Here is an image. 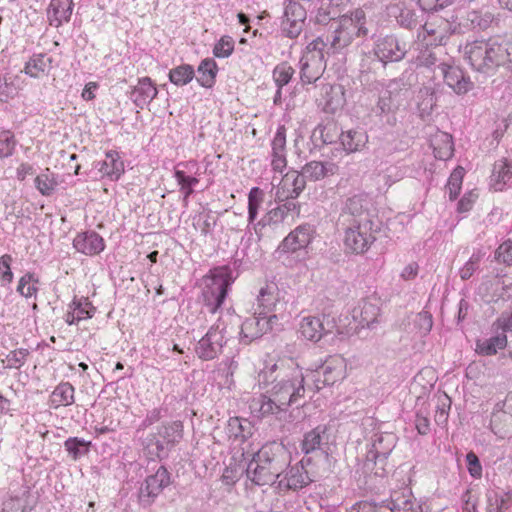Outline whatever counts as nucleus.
Listing matches in <instances>:
<instances>
[{
  "label": "nucleus",
  "instance_id": "nucleus-1",
  "mask_svg": "<svg viewBox=\"0 0 512 512\" xmlns=\"http://www.w3.org/2000/svg\"><path fill=\"white\" fill-rule=\"evenodd\" d=\"M260 388L271 386L265 394L252 399L250 409L261 417L282 419L291 405H299L305 395V377L291 359L266 363L257 377Z\"/></svg>",
  "mask_w": 512,
  "mask_h": 512
},
{
  "label": "nucleus",
  "instance_id": "nucleus-2",
  "mask_svg": "<svg viewBox=\"0 0 512 512\" xmlns=\"http://www.w3.org/2000/svg\"><path fill=\"white\" fill-rule=\"evenodd\" d=\"M233 281L232 271L226 266L211 270L203 279L204 305L210 313H219V316L195 346V352L201 360L217 358L238 324V317L230 309H221Z\"/></svg>",
  "mask_w": 512,
  "mask_h": 512
},
{
  "label": "nucleus",
  "instance_id": "nucleus-3",
  "mask_svg": "<svg viewBox=\"0 0 512 512\" xmlns=\"http://www.w3.org/2000/svg\"><path fill=\"white\" fill-rule=\"evenodd\" d=\"M464 60L477 72L489 74L512 64V42L497 38L468 40L459 46Z\"/></svg>",
  "mask_w": 512,
  "mask_h": 512
},
{
  "label": "nucleus",
  "instance_id": "nucleus-4",
  "mask_svg": "<svg viewBox=\"0 0 512 512\" xmlns=\"http://www.w3.org/2000/svg\"><path fill=\"white\" fill-rule=\"evenodd\" d=\"M290 453L281 443L265 444L254 454L246 468L247 478L256 485H276L282 472L289 467Z\"/></svg>",
  "mask_w": 512,
  "mask_h": 512
},
{
  "label": "nucleus",
  "instance_id": "nucleus-5",
  "mask_svg": "<svg viewBox=\"0 0 512 512\" xmlns=\"http://www.w3.org/2000/svg\"><path fill=\"white\" fill-rule=\"evenodd\" d=\"M369 35L368 19L362 9H355L334 19L326 36V46L333 53H340L354 41Z\"/></svg>",
  "mask_w": 512,
  "mask_h": 512
},
{
  "label": "nucleus",
  "instance_id": "nucleus-6",
  "mask_svg": "<svg viewBox=\"0 0 512 512\" xmlns=\"http://www.w3.org/2000/svg\"><path fill=\"white\" fill-rule=\"evenodd\" d=\"M447 24L436 26L434 23H425L422 31L418 34L421 43L417 44L419 50L414 62L421 67H435L438 69L440 62L447 61L443 56L446 55L442 45L447 40Z\"/></svg>",
  "mask_w": 512,
  "mask_h": 512
},
{
  "label": "nucleus",
  "instance_id": "nucleus-7",
  "mask_svg": "<svg viewBox=\"0 0 512 512\" xmlns=\"http://www.w3.org/2000/svg\"><path fill=\"white\" fill-rule=\"evenodd\" d=\"M325 41L318 37L307 44L299 60L300 79L303 84L315 83L326 68Z\"/></svg>",
  "mask_w": 512,
  "mask_h": 512
},
{
  "label": "nucleus",
  "instance_id": "nucleus-8",
  "mask_svg": "<svg viewBox=\"0 0 512 512\" xmlns=\"http://www.w3.org/2000/svg\"><path fill=\"white\" fill-rule=\"evenodd\" d=\"M397 437L390 432H376L372 435L366 453L365 467L376 476L386 472L387 458L396 445Z\"/></svg>",
  "mask_w": 512,
  "mask_h": 512
},
{
  "label": "nucleus",
  "instance_id": "nucleus-9",
  "mask_svg": "<svg viewBox=\"0 0 512 512\" xmlns=\"http://www.w3.org/2000/svg\"><path fill=\"white\" fill-rule=\"evenodd\" d=\"M374 216L373 199L366 193H358L344 200L339 220L341 224H373Z\"/></svg>",
  "mask_w": 512,
  "mask_h": 512
},
{
  "label": "nucleus",
  "instance_id": "nucleus-10",
  "mask_svg": "<svg viewBox=\"0 0 512 512\" xmlns=\"http://www.w3.org/2000/svg\"><path fill=\"white\" fill-rule=\"evenodd\" d=\"M183 437V425L180 421L163 424L157 435L148 439L147 449L152 457H165L168 451Z\"/></svg>",
  "mask_w": 512,
  "mask_h": 512
},
{
  "label": "nucleus",
  "instance_id": "nucleus-11",
  "mask_svg": "<svg viewBox=\"0 0 512 512\" xmlns=\"http://www.w3.org/2000/svg\"><path fill=\"white\" fill-rule=\"evenodd\" d=\"M344 226V245L347 250L362 254L366 252L374 243L377 230L376 224L345 223Z\"/></svg>",
  "mask_w": 512,
  "mask_h": 512
},
{
  "label": "nucleus",
  "instance_id": "nucleus-12",
  "mask_svg": "<svg viewBox=\"0 0 512 512\" xmlns=\"http://www.w3.org/2000/svg\"><path fill=\"white\" fill-rule=\"evenodd\" d=\"M309 0H285L283 15L281 17V31L290 38H297L303 31L307 18L304 2Z\"/></svg>",
  "mask_w": 512,
  "mask_h": 512
},
{
  "label": "nucleus",
  "instance_id": "nucleus-13",
  "mask_svg": "<svg viewBox=\"0 0 512 512\" xmlns=\"http://www.w3.org/2000/svg\"><path fill=\"white\" fill-rule=\"evenodd\" d=\"M315 387L321 389L322 385H333L346 377V361L340 355L328 357L325 362L313 373Z\"/></svg>",
  "mask_w": 512,
  "mask_h": 512
},
{
  "label": "nucleus",
  "instance_id": "nucleus-14",
  "mask_svg": "<svg viewBox=\"0 0 512 512\" xmlns=\"http://www.w3.org/2000/svg\"><path fill=\"white\" fill-rule=\"evenodd\" d=\"M334 321L323 316H304L298 325V333L306 340L318 342L324 335L332 333Z\"/></svg>",
  "mask_w": 512,
  "mask_h": 512
},
{
  "label": "nucleus",
  "instance_id": "nucleus-15",
  "mask_svg": "<svg viewBox=\"0 0 512 512\" xmlns=\"http://www.w3.org/2000/svg\"><path fill=\"white\" fill-rule=\"evenodd\" d=\"M170 484V474L164 466L158 467L156 472L149 475L142 483L139 491L140 502L148 506Z\"/></svg>",
  "mask_w": 512,
  "mask_h": 512
},
{
  "label": "nucleus",
  "instance_id": "nucleus-16",
  "mask_svg": "<svg viewBox=\"0 0 512 512\" xmlns=\"http://www.w3.org/2000/svg\"><path fill=\"white\" fill-rule=\"evenodd\" d=\"M277 320L276 315L255 314L247 318L241 325L240 342L242 344H250L252 341L262 337L265 333L271 330V324Z\"/></svg>",
  "mask_w": 512,
  "mask_h": 512
},
{
  "label": "nucleus",
  "instance_id": "nucleus-17",
  "mask_svg": "<svg viewBox=\"0 0 512 512\" xmlns=\"http://www.w3.org/2000/svg\"><path fill=\"white\" fill-rule=\"evenodd\" d=\"M407 52V44L399 41L395 36L380 38L375 42L374 46L375 56L384 64L402 60Z\"/></svg>",
  "mask_w": 512,
  "mask_h": 512
},
{
  "label": "nucleus",
  "instance_id": "nucleus-18",
  "mask_svg": "<svg viewBox=\"0 0 512 512\" xmlns=\"http://www.w3.org/2000/svg\"><path fill=\"white\" fill-rule=\"evenodd\" d=\"M445 83L457 94H465L470 91L473 87V83L470 78L465 75L462 69L454 66L451 63V59L447 58V61L440 62L438 65Z\"/></svg>",
  "mask_w": 512,
  "mask_h": 512
},
{
  "label": "nucleus",
  "instance_id": "nucleus-19",
  "mask_svg": "<svg viewBox=\"0 0 512 512\" xmlns=\"http://www.w3.org/2000/svg\"><path fill=\"white\" fill-rule=\"evenodd\" d=\"M311 482L307 471L302 464H296L282 472L281 477L276 481V489L279 492L288 490H298L307 486Z\"/></svg>",
  "mask_w": 512,
  "mask_h": 512
},
{
  "label": "nucleus",
  "instance_id": "nucleus-20",
  "mask_svg": "<svg viewBox=\"0 0 512 512\" xmlns=\"http://www.w3.org/2000/svg\"><path fill=\"white\" fill-rule=\"evenodd\" d=\"M306 182L304 176L298 171H288L280 180L276 191V198L279 201L296 199L304 190Z\"/></svg>",
  "mask_w": 512,
  "mask_h": 512
},
{
  "label": "nucleus",
  "instance_id": "nucleus-21",
  "mask_svg": "<svg viewBox=\"0 0 512 512\" xmlns=\"http://www.w3.org/2000/svg\"><path fill=\"white\" fill-rule=\"evenodd\" d=\"M400 96L399 82L396 80L390 81L378 98L375 106L376 115L383 116L395 113L401 105Z\"/></svg>",
  "mask_w": 512,
  "mask_h": 512
},
{
  "label": "nucleus",
  "instance_id": "nucleus-22",
  "mask_svg": "<svg viewBox=\"0 0 512 512\" xmlns=\"http://www.w3.org/2000/svg\"><path fill=\"white\" fill-rule=\"evenodd\" d=\"M313 234L314 229L311 225H300L284 238L280 248L284 252H296L304 249L310 244Z\"/></svg>",
  "mask_w": 512,
  "mask_h": 512
},
{
  "label": "nucleus",
  "instance_id": "nucleus-23",
  "mask_svg": "<svg viewBox=\"0 0 512 512\" xmlns=\"http://www.w3.org/2000/svg\"><path fill=\"white\" fill-rule=\"evenodd\" d=\"M271 166L275 172L283 173L287 167L286 159V128H277L271 141Z\"/></svg>",
  "mask_w": 512,
  "mask_h": 512
},
{
  "label": "nucleus",
  "instance_id": "nucleus-24",
  "mask_svg": "<svg viewBox=\"0 0 512 512\" xmlns=\"http://www.w3.org/2000/svg\"><path fill=\"white\" fill-rule=\"evenodd\" d=\"M95 168L103 177L111 181H118L125 171L124 162L119 153L114 150L106 152L105 158L95 163Z\"/></svg>",
  "mask_w": 512,
  "mask_h": 512
},
{
  "label": "nucleus",
  "instance_id": "nucleus-25",
  "mask_svg": "<svg viewBox=\"0 0 512 512\" xmlns=\"http://www.w3.org/2000/svg\"><path fill=\"white\" fill-rule=\"evenodd\" d=\"M278 303V287L275 283H266L260 288L256 298L255 314L270 317Z\"/></svg>",
  "mask_w": 512,
  "mask_h": 512
},
{
  "label": "nucleus",
  "instance_id": "nucleus-26",
  "mask_svg": "<svg viewBox=\"0 0 512 512\" xmlns=\"http://www.w3.org/2000/svg\"><path fill=\"white\" fill-rule=\"evenodd\" d=\"M74 248L85 255L93 256L101 253L105 248L103 238L94 231L77 234L73 240Z\"/></svg>",
  "mask_w": 512,
  "mask_h": 512
},
{
  "label": "nucleus",
  "instance_id": "nucleus-27",
  "mask_svg": "<svg viewBox=\"0 0 512 512\" xmlns=\"http://www.w3.org/2000/svg\"><path fill=\"white\" fill-rule=\"evenodd\" d=\"M158 90L149 77H142L133 87L130 99L140 109H144L153 99L156 98Z\"/></svg>",
  "mask_w": 512,
  "mask_h": 512
},
{
  "label": "nucleus",
  "instance_id": "nucleus-28",
  "mask_svg": "<svg viewBox=\"0 0 512 512\" xmlns=\"http://www.w3.org/2000/svg\"><path fill=\"white\" fill-rule=\"evenodd\" d=\"M72 11V0H51L47 9L49 24L54 27H60L62 24L69 22Z\"/></svg>",
  "mask_w": 512,
  "mask_h": 512
},
{
  "label": "nucleus",
  "instance_id": "nucleus-29",
  "mask_svg": "<svg viewBox=\"0 0 512 512\" xmlns=\"http://www.w3.org/2000/svg\"><path fill=\"white\" fill-rule=\"evenodd\" d=\"M503 406L502 402L495 405L490 420L492 432L500 438L512 435V414L505 412Z\"/></svg>",
  "mask_w": 512,
  "mask_h": 512
},
{
  "label": "nucleus",
  "instance_id": "nucleus-30",
  "mask_svg": "<svg viewBox=\"0 0 512 512\" xmlns=\"http://www.w3.org/2000/svg\"><path fill=\"white\" fill-rule=\"evenodd\" d=\"M360 303L359 307L354 310L353 317L358 319L361 327L372 328V325L377 322L379 316V300L377 298H368Z\"/></svg>",
  "mask_w": 512,
  "mask_h": 512
},
{
  "label": "nucleus",
  "instance_id": "nucleus-31",
  "mask_svg": "<svg viewBox=\"0 0 512 512\" xmlns=\"http://www.w3.org/2000/svg\"><path fill=\"white\" fill-rule=\"evenodd\" d=\"M512 184V165L507 159L494 163L490 185L495 191H502Z\"/></svg>",
  "mask_w": 512,
  "mask_h": 512
},
{
  "label": "nucleus",
  "instance_id": "nucleus-32",
  "mask_svg": "<svg viewBox=\"0 0 512 512\" xmlns=\"http://www.w3.org/2000/svg\"><path fill=\"white\" fill-rule=\"evenodd\" d=\"M199 165L195 160L180 162L175 166L174 177L180 187L196 186L199 183Z\"/></svg>",
  "mask_w": 512,
  "mask_h": 512
},
{
  "label": "nucleus",
  "instance_id": "nucleus-33",
  "mask_svg": "<svg viewBox=\"0 0 512 512\" xmlns=\"http://www.w3.org/2000/svg\"><path fill=\"white\" fill-rule=\"evenodd\" d=\"M75 402V388L69 382L59 383L51 395L49 396L48 404L52 409L60 407H67Z\"/></svg>",
  "mask_w": 512,
  "mask_h": 512
},
{
  "label": "nucleus",
  "instance_id": "nucleus-34",
  "mask_svg": "<svg viewBox=\"0 0 512 512\" xmlns=\"http://www.w3.org/2000/svg\"><path fill=\"white\" fill-rule=\"evenodd\" d=\"M53 59L44 53L32 55L25 63L23 72L31 78L47 75L52 68Z\"/></svg>",
  "mask_w": 512,
  "mask_h": 512
},
{
  "label": "nucleus",
  "instance_id": "nucleus-35",
  "mask_svg": "<svg viewBox=\"0 0 512 512\" xmlns=\"http://www.w3.org/2000/svg\"><path fill=\"white\" fill-rule=\"evenodd\" d=\"M506 331L497 333L489 338L479 339L476 341L475 351L482 356L495 355L499 350L504 349L507 346Z\"/></svg>",
  "mask_w": 512,
  "mask_h": 512
},
{
  "label": "nucleus",
  "instance_id": "nucleus-36",
  "mask_svg": "<svg viewBox=\"0 0 512 512\" xmlns=\"http://www.w3.org/2000/svg\"><path fill=\"white\" fill-rule=\"evenodd\" d=\"M493 19L494 16L489 11L472 10L466 13L460 25L467 29L484 31L490 27Z\"/></svg>",
  "mask_w": 512,
  "mask_h": 512
},
{
  "label": "nucleus",
  "instance_id": "nucleus-37",
  "mask_svg": "<svg viewBox=\"0 0 512 512\" xmlns=\"http://www.w3.org/2000/svg\"><path fill=\"white\" fill-rule=\"evenodd\" d=\"M337 171L336 164L332 162L311 161L303 168L301 175L312 181H317L327 175H333Z\"/></svg>",
  "mask_w": 512,
  "mask_h": 512
},
{
  "label": "nucleus",
  "instance_id": "nucleus-38",
  "mask_svg": "<svg viewBox=\"0 0 512 512\" xmlns=\"http://www.w3.org/2000/svg\"><path fill=\"white\" fill-rule=\"evenodd\" d=\"M434 155L439 160H448L453 155V142L452 137L445 132H437L432 141Z\"/></svg>",
  "mask_w": 512,
  "mask_h": 512
},
{
  "label": "nucleus",
  "instance_id": "nucleus-39",
  "mask_svg": "<svg viewBox=\"0 0 512 512\" xmlns=\"http://www.w3.org/2000/svg\"><path fill=\"white\" fill-rule=\"evenodd\" d=\"M341 144L348 153L359 151L368 141V136L363 130H348L340 136Z\"/></svg>",
  "mask_w": 512,
  "mask_h": 512
},
{
  "label": "nucleus",
  "instance_id": "nucleus-40",
  "mask_svg": "<svg viewBox=\"0 0 512 512\" xmlns=\"http://www.w3.org/2000/svg\"><path fill=\"white\" fill-rule=\"evenodd\" d=\"M413 503V494L411 489L403 488L399 491H394L391 494L389 502V509L391 512H411Z\"/></svg>",
  "mask_w": 512,
  "mask_h": 512
},
{
  "label": "nucleus",
  "instance_id": "nucleus-41",
  "mask_svg": "<svg viewBox=\"0 0 512 512\" xmlns=\"http://www.w3.org/2000/svg\"><path fill=\"white\" fill-rule=\"evenodd\" d=\"M34 184L41 195L51 196L58 186V177L46 168L36 176Z\"/></svg>",
  "mask_w": 512,
  "mask_h": 512
},
{
  "label": "nucleus",
  "instance_id": "nucleus-42",
  "mask_svg": "<svg viewBox=\"0 0 512 512\" xmlns=\"http://www.w3.org/2000/svg\"><path fill=\"white\" fill-rule=\"evenodd\" d=\"M216 74V62L211 58L204 59L198 67L197 81L202 87H212L215 82Z\"/></svg>",
  "mask_w": 512,
  "mask_h": 512
},
{
  "label": "nucleus",
  "instance_id": "nucleus-43",
  "mask_svg": "<svg viewBox=\"0 0 512 512\" xmlns=\"http://www.w3.org/2000/svg\"><path fill=\"white\" fill-rule=\"evenodd\" d=\"M325 432L326 427L319 425L316 428L309 431L308 433H306L304 435V439L301 445L302 451L305 454H309L313 451L320 449L322 444V438Z\"/></svg>",
  "mask_w": 512,
  "mask_h": 512
},
{
  "label": "nucleus",
  "instance_id": "nucleus-44",
  "mask_svg": "<svg viewBox=\"0 0 512 512\" xmlns=\"http://www.w3.org/2000/svg\"><path fill=\"white\" fill-rule=\"evenodd\" d=\"M418 99L417 107L419 114L422 118H425L432 113L436 105L434 92L428 87H423L418 92Z\"/></svg>",
  "mask_w": 512,
  "mask_h": 512
},
{
  "label": "nucleus",
  "instance_id": "nucleus-45",
  "mask_svg": "<svg viewBox=\"0 0 512 512\" xmlns=\"http://www.w3.org/2000/svg\"><path fill=\"white\" fill-rule=\"evenodd\" d=\"M265 193L259 187H253L248 194V222L252 224L257 216L261 205L264 202Z\"/></svg>",
  "mask_w": 512,
  "mask_h": 512
},
{
  "label": "nucleus",
  "instance_id": "nucleus-46",
  "mask_svg": "<svg viewBox=\"0 0 512 512\" xmlns=\"http://www.w3.org/2000/svg\"><path fill=\"white\" fill-rule=\"evenodd\" d=\"M194 74L195 72L191 65L183 64L170 70L169 80L177 86H183L193 79Z\"/></svg>",
  "mask_w": 512,
  "mask_h": 512
},
{
  "label": "nucleus",
  "instance_id": "nucleus-47",
  "mask_svg": "<svg viewBox=\"0 0 512 512\" xmlns=\"http://www.w3.org/2000/svg\"><path fill=\"white\" fill-rule=\"evenodd\" d=\"M69 308H73L76 313V316L79 320H86L93 317L96 308L92 305V303L88 300V298H74Z\"/></svg>",
  "mask_w": 512,
  "mask_h": 512
},
{
  "label": "nucleus",
  "instance_id": "nucleus-48",
  "mask_svg": "<svg viewBox=\"0 0 512 512\" xmlns=\"http://www.w3.org/2000/svg\"><path fill=\"white\" fill-rule=\"evenodd\" d=\"M90 445V441H85L78 437H70L64 442L65 449L75 460L82 455L87 454L89 452Z\"/></svg>",
  "mask_w": 512,
  "mask_h": 512
},
{
  "label": "nucleus",
  "instance_id": "nucleus-49",
  "mask_svg": "<svg viewBox=\"0 0 512 512\" xmlns=\"http://www.w3.org/2000/svg\"><path fill=\"white\" fill-rule=\"evenodd\" d=\"M294 74V69L288 63L278 64L273 70V79L278 86L277 95H280V89L287 85Z\"/></svg>",
  "mask_w": 512,
  "mask_h": 512
},
{
  "label": "nucleus",
  "instance_id": "nucleus-50",
  "mask_svg": "<svg viewBox=\"0 0 512 512\" xmlns=\"http://www.w3.org/2000/svg\"><path fill=\"white\" fill-rule=\"evenodd\" d=\"M326 94V110L334 112L344 103L343 92L340 86H328L325 91Z\"/></svg>",
  "mask_w": 512,
  "mask_h": 512
},
{
  "label": "nucleus",
  "instance_id": "nucleus-51",
  "mask_svg": "<svg viewBox=\"0 0 512 512\" xmlns=\"http://www.w3.org/2000/svg\"><path fill=\"white\" fill-rule=\"evenodd\" d=\"M37 284L38 280L35 276L31 273H26L19 280L17 292L26 298L35 296L38 291Z\"/></svg>",
  "mask_w": 512,
  "mask_h": 512
},
{
  "label": "nucleus",
  "instance_id": "nucleus-52",
  "mask_svg": "<svg viewBox=\"0 0 512 512\" xmlns=\"http://www.w3.org/2000/svg\"><path fill=\"white\" fill-rule=\"evenodd\" d=\"M464 177V169L457 167L451 173L446 186L450 200H455L460 193L462 180Z\"/></svg>",
  "mask_w": 512,
  "mask_h": 512
},
{
  "label": "nucleus",
  "instance_id": "nucleus-53",
  "mask_svg": "<svg viewBox=\"0 0 512 512\" xmlns=\"http://www.w3.org/2000/svg\"><path fill=\"white\" fill-rule=\"evenodd\" d=\"M234 40L228 35L222 36L214 45L213 55L217 58H227L234 51Z\"/></svg>",
  "mask_w": 512,
  "mask_h": 512
},
{
  "label": "nucleus",
  "instance_id": "nucleus-54",
  "mask_svg": "<svg viewBox=\"0 0 512 512\" xmlns=\"http://www.w3.org/2000/svg\"><path fill=\"white\" fill-rule=\"evenodd\" d=\"M413 325L419 336L422 337L427 335L431 331L433 325L431 314L426 311L416 314L413 318Z\"/></svg>",
  "mask_w": 512,
  "mask_h": 512
},
{
  "label": "nucleus",
  "instance_id": "nucleus-55",
  "mask_svg": "<svg viewBox=\"0 0 512 512\" xmlns=\"http://www.w3.org/2000/svg\"><path fill=\"white\" fill-rule=\"evenodd\" d=\"M17 141L10 131L0 133V157L7 158L13 155Z\"/></svg>",
  "mask_w": 512,
  "mask_h": 512
},
{
  "label": "nucleus",
  "instance_id": "nucleus-56",
  "mask_svg": "<svg viewBox=\"0 0 512 512\" xmlns=\"http://www.w3.org/2000/svg\"><path fill=\"white\" fill-rule=\"evenodd\" d=\"M510 506V496L495 493L488 498L487 512H505Z\"/></svg>",
  "mask_w": 512,
  "mask_h": 512
},
{
  "label": "nucleus",
  "instance_id": "nucleus-57",
  "mask_svg": "<svg viewBox=\"0 0 512 512\" xmlns=\"http://www.w3.org/2000/svg\"><path fill=\"white\" fill-rule=\"evenodd\" d=\"M485 253L481 251L474 252L470 259L460 269V276L463 280L469 279L478 268L480 260L484 257Z\"/></svg>",
  "mask_w": 512,
  "mask_h": 512
},
{
  "label": "nucleus",
  "instance_id": "nucleus-58",
  "mask_svg": "<svg viewBox=\"0 0 512 512\" xmlns=\"http://www.w3.org/2000/svg\"><path fill=\"white\" fill-rule=\"evenodd\" d=\"M28 355H29V352L27 349L21 348V349L11 351L6 357V361H7L6 368H9V369L21 368L25 364Z\"/></svg>",
  "mask_w": 512,
  "mask_h": 512
},
{
  "label": "nucleus",
  "instance_id": "nucleus-59",
  "mask_svg": "<svg viewBox=\"0 0 512 512\" xmlns=\"http://www.w3.org/2000/svg\"><path fill=\"white\" fill-rule=\"evenodd\" d=\"M12 257L5 254L0 257V279L3 283H11L13 280V273L11 271Z\"/></svg>",
  "mask_w": 512,
  "mask_h": 512
},
{
  "label": "nucleus",
  "instance_id": "nucleus-60",
  "mask_svg": "<svg viewBox=\"0 0 512 512\" xmlns=\"http://www.w3.org/2000/svg\"><path fill=\"white\" fill-rule=\"evenodd\" d=\"M0 512H24V502L19 497H9L3 501Z\"/></svg>",
  "mask_w": 512,
  "mask_h": 512
},
{
  "label": "nucleus",
  "instance_id": "nucleus-61",
  "mask_svg": "<svg viewBox=\"0 0 512 512\" xmlns=\"http://www.w3.org/2000/svg\"><path fill=\"white\" fill-rule=\"evenodd\" d=\"M466 462L468 466L469 474L473 478H480L482 476V466L477 455L473 452H469L466 455Z\"/></svg>",
  "mask_w": 512,
  "mask_h": 512
},
{
  "label": "nucleus",
  "instance_id": "nucleus-62",
  "mask_svg": "<svg viewBox=\"0 0 512 512\" xmlns=\"http://www.w3.org/2000/svg\"><path fill=\"white\" fill-rule=\"evenodd\" d=\"M496 259L506 264L512 263V240H507L498 247Z\"/></svg>",
  "mask_w": 512,
  "mask_h": 512
},
{
  "label": "nucleus",
  "instance_id": "nucleus-63",
  "mask_svg": "<svg viewBox=\"0 0 512 512\" xmlns=\"http://www.w3.org/2000/svg\"><path fill=\"white\" fill-rule=\"evenodd\" d=\"M241 476V470L236 467H226L221 476V481L224 485L232 486L234 485Z\"/></svg>",
  "mask_w": 512,
  "mask_h": 512
},
{
  "label": "nucleus",
  "instance_id": "nucleus-64",
  "mask_svg": "<svg viewBox=\"0 0 512 512\" xmlns=\"http://www.w3.org/2000/svg\"><path fill=\"white\" fill-rule=\"evenodd\" d=\"M16 93L11 78L0 75V100L12 97Z\"/></svg>",
  "mask_w": 512,
  "mask_h": 512
}]
</instances>
